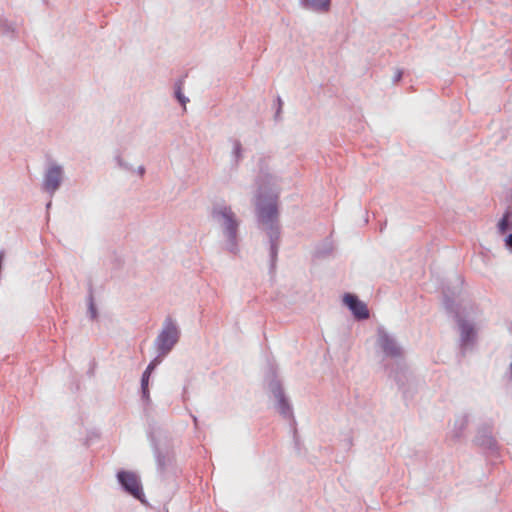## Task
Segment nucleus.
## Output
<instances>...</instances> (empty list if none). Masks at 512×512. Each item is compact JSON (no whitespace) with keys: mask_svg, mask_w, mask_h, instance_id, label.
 Returning <instances> with one entry per match:
<instances>
[{"mask_svg":"<svg viewBox=\"0 0 512 512\" xmlns=\"http://www.w3.org/2000/svg\"><path fill=\"white\" fill-rule=\"evenodd\" d=\"M117 477L126 491L132 494L135 498L141 499V496L143 495L142 487L135 473L120 471L118 472Z\"/></svg>","mask_w":512,"mask_h":512,"instance_id":"nucleus-3","label":"nucleus"},{"mask_svg":"<svg viewBox=\"0 0 512 512\" xmlns=\"http://www.w3.org/2000/svg\"><path fill=\"white\" fill-rule=\"evenodd\" d=\"M213 217L223 221L227 236L231 241H234L238 224L234 219V214L231 209L229 207L215 209L213 211Z\"/></svg>","mask_w":512,"mask_h":512,"instance_id":"nucleus-2","label":"nucleus"},{"mask_svg":"<svg viewBox=\"0 0 512 512\" xmlns=\"http://www.w3.org/2000/svg\"><path fill=\"white\" fill-rule=\"evenodd\" d=\"M179 338V331L172 319L167 318L162 332L157 338V346L162 356L166 355L176 344Z\"/></svg>","mask_w":512,"mask_h":512,"instance_id":"nucleus-1","label":"nucleus"},{"mask_svg":"<svg viewBox=\"0 0 512 512\" xmlns=\"http://www.w3.org/2000/svg\"><path fill=\"white\" fill-rule=\"evenodd\" d=\"M506 244L512 247V233L507 237Z\"/></svg>","mask_w":512,"mask_h":512,"instance_id":"nucleus-14","label":"nucleus"},{"mask_svg":"<svg viewBox=\"0 0 512 512\" xmlns=\"http://www.w3.org/2000/svg\"><path fill=\"white\" fill-rule=\"evenodd\" d=\"M307 5L317 11L327 12L330 9L331 0H305Z\"/></svg>","mask_w":512,"mask_h":512,"instance_id":"nucleus-8","label":"nucleus"},{"mask_svg":"<svg viewBox=\"0 0 512 512\" xmlns=\"http://www.w3.org/2000/svg\"><path fill=\"white\" fill-rule=\"evenodd\" d=\"M176 96H177L178 100L181 102V104L185 107V104L188 101V99L184 98V96L182 95V93L180 91V87H178V89L176 91Z\"/></svg>","mask_w":512,"mask_h":512,"instance_id":"nucleus-13","label":"nucleus"},{"mask_svg":"<svg viewBox=\"0 0 512 512\" xmlns=\"http://www.w3.org/2000/svg\"><path fill=\"white\" fill-rule=\"evenodd\" d=\"M380 345L383 351L389 356H398L400 355V348L396 345L394 340L390 339L387 336H382L380 338Z\"/></svg>","mask_w":512,"mask_h":512,"instance_id":"nucleus-7","label":"nucleus"},{"mask_svg":"<svg viewBox=\"0 0 512 512\" xmlns=\"http://www.w3.org/2000/svg\"><path fill=\"white\" fill-rule=\"evenodd\" d=\"M62 170L59 166L51 167L45 176L44 188L49 192H54L60 185Z\"/></svg>","mask_w":512,"mask_h":512,"instance_id":"nucleus-5","label":"nucleus"},{"mask_svg":"<svg viewBox=\"0 0 512 512\" xmlns=\"http://www.w3.org/2000/svg\"><path fill=\"white\" fill-rule=\"evenodd\" d=\"M343 302L349 307L357 319H367L369 317V311L366 304L359 301L355 295L350 293L345 294Z\"/></svg>","mask_w":512,"mask_h":512,"instance_id":"nucleus-4","label":"nucleus"},{"mask_svg":"<svg viewBox=\"0 0 512 512\" xmlns=\"http://www.w3.org/2000/svg\"><path fill=\"white\" fill-rule=\"evenodd\" d=\"M402 76V73L399 71L397 74H396V79L399 80Z\"/></svg>","mask_w":512,"mask_h":512,"instance_id":"nucleus-15","label":"nucleus"},{"mask_svg":"<svg viewBox=\"0 0 512 512\" xmlns=\"http://www.w3.org/2000/svg\"><path fill=\"white\" fill-rule=\"evenodd\" d=\"M158 360L155 359L153 360L149 365L148 367L146 368V370L144 371L145 374H148V375H151L152 371L155 369L156 365L158 364Z\"/></svg>","mask_w":512,"mask_h":512,"instance_id":"nucleus-12","label":"nucleus"},{"mask_svg":"<svg viewBox=\"0 0 512 512\" xmlns=\"http://www.w3.org/2000/svg\"><path fill=\"white\" fill-rule=\"evenodd\" d=\"M259 217L262 222H272L277 217V207L275 203H270L267 206H259Z\"/></svg>","mask_w":512,"mask_h":512,"instance_id":"nucleus-6","label":"nucleus"},{"mask_svg":"<svg viewBox=\"0 0 512 512\" xmlns=\"http://www.w3.org/2000/svg\"><path fill=\"white\" fill-rule=\"evenodd\" d=\"M509 227H512V217L509 212H507L500 220L498 228L501 233H505Z\"/></svg>","mask_w":512,"mask_h":512,"instance_id":"nucleus-9","label":"nucleus"},{"mask_svg":"<svg viewBox=\"0 0 512 512\" xmlns=\"http://www.w3.org/2000/svg\"><path fill=\"white\" fill-rule=\"evenodd\" d=\"M149 377H150V375L143 373L141 385H142V390H143L144 394H146L148 391Z\"/></svg>","mask_w":512,"mask_h":512,"instance_id":"nucleus-11","label":"nucleus"},{"mask_svg":"<svg viewBox=\"0 0 512 512\" xmlns=\"http://www.w3.org/2000/svg\"><path fill=\"white\" fill-rule=\"evenodd\" d=\"M276 396L278 397V402H279V411L286 415L289 413L290 409L285 401V399L283 398V394H282V391L281 390H278Z\"/></svg>","mask_w":512,"mask_h":512,"instance_id":"nucleus-10","label":"nucleus"}]
</instances>
